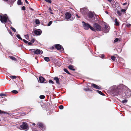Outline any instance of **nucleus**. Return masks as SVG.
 <instances>
[{
  "mask_svg": "<svg viewBox=\"0 0 131 131\" xmlns=\"http://www.w3.org/2000/svg\"><path fill=\"white\" fill-rule=\"evenodd\" d=\"M0 20L2 23H6L7 21L8 24H11L12 23L11 21L8 19L7 15L6 14L4 15L3 16H0Z\"/></svg>",
  "mask_w": 131,
  "mask_h": 131,
  "instance_id": "nucleus-1",
  "label": "nucleus"
},
{
  "mask_svg": "<svg viewBox=\"0 0 131 131\" xmlns=\"http://www.w3.org/2000/svg\"><path fill=\"white\" fill-rule=\"evenodd\" d=\"M75 17L73 14H71L69 12H67L65 14V19L67 20H73Z\"/></svg>",
  "mask_w": 131,
  "mask_h": 131,
  "instance_id": "nucleus-2",
  "label": "nucleus"
},
{
  "mask_svg": "<svg viewBox=\"0 0 131 131\" xmlns=\"http://www.w3.org/2000/svg\"><path fill=\"white\" fill-rule=\"evenodd\" d=\"M93 27L97 31H102L103 30H104L103 27H101L97 23L94 24Z\"/></svg>",
  "mask_w": 131,
  "mask_h": 131,
  "instance_id": "nucleus-3",
  "label": "nucleus"
},
{
  "mask_svg": "<svg viewBox=\"0 0 131 131\" xmlns=\"http://www.w3.org/2000/svg\"><path fill=\"white\" fill-rule=\"evenodd\" d=\"M80 11L83 15L85 17L86 16V15H87V13L88 12V9L85 8L81 9Z\"/></svg>",
  "mask_w": 131,
  "mask_h": 131,
  "instance_id": "nucleus-4",
  "label": "nucleus"
},
{
  "mask_svg": "<svg viewBox=\"0 0 131 131\" xmlns=\"http://www.w3.org/2000/svg\"><path fill=\"white\" fill-rule=\"evenodd\" d=\"M55 47L58 50H60V51L62 52H64V49L62 46L59 44H56L55 45Z\"/></svg>",
  "mask_w": 131,
  "mask_h": 131,
  "instance_id": "nucleus-5",
  "label": "nucleus"
},
{
  "mask_svg": "<svg viewBox=\"0 0 131 131\" xmlns=\"http://www.w3.org/2000/svg\"><path fill=\"white\" fill-rule=\"evenodd\" d=\"M20 127L22 129L26 130L28 129V125L26 122H23L22 124L20 125Z\"/></svg>",
  "mask_w": 131,
  "mask_h": 131,
  "instance_id": "nucleus-6",
  "label": "nucleus"
},
{
  "mask_svg": "<svg viewBox=\"0 0 131 131\" xmlns=\"http://www.w3.org/2000/svg\"><path fill=\"white\" fill-rule=\"evenodd\" d=\"M125 95L126 96L125 97V98H129L131 95V92L130 90L128 88L125 91Z\"/></svg>",
  "mask_w": 131,
  "mask_h": 131,
  "instance_id": "nucleus-7",
  "label": "nucleus"
},
{
  "mask_svg": "<svg viewBox=\"0 0 131 131\" xmlns=\"http://www.w3.org/2000/svg\"><path fill=\"white\" fill-rule=\"evenodd\" d=\"M31 50L34 52L35 54H38L40 53L42 54L43 53V51L42 50L37 49H31Z\"/></svg>",
  "mask_w": 131,
  "mask_h": 131,
  "instance_id": "nucleus-8",
  "label": "nucleus"
},
{
  "mask_svg": "<svg viewBox=\"0 0 131 131\" xmlns=\"http://www.w3.org/2000/svg\"><path fill=\"white\" fill-rule=\"evenodd\" d=\"M83 25L84 29L87 30L89 29L90 25L88 24L85 23L84 21L82 22Z\"/></svg>",
  "mask_w": 131,
  "mask_h": 131,
  "instance_id": "nucleus-9",
  "label": "nucleus"
},
{
  "mask_svg": "<svg viewBox=\"0 0 131 131\" xmlns=\"http://www.w3.org/2000/svg\"><path fill=\"white\" fill-rule=\"evenodd\" d=\"M86 15V16L85 17L86 18H93V14L91 12H88L87 14V15Z\"/></svg>",
  "mask_w": 131,
  "mask_h": 131,
  "instance_id": "nucleus-10",
  "label": "nucleus"
},
{
  "mask_svg": "<svg viewBox=\"0 0 131 131\" xmlns=\"http://www.w3.org/2000/svg\"><path fill=\"white\" fill-rule=\"evenodd\" d=\"M38 126L41 129H43L45 128V127L43 124L41 123H38Z\"/></svg>",
  "mask_w": 131,
  "mask_h": 131,
  "instance_id": "nucleus-11",
  "label": "nucleus"
},
{
  "mask_svg": "<svg viewBox=\"0 0 131 131\" xmlns=\"http://www.w3.org/2000/svg\"><path fill=\"white\" fill-rule=\"evenodd\" d=\"M91 86L92 87L95 88L96 89L100 90L101 89V87H99L96 84L94 83H92L91 84Z\"/></svg>",
  "mask_w": 131,
  "mask_h": 131,
  "instance_id": "nucleus-12",
  "label": "nucleus"
},
{
  "mask_svg": "<svg viewBox=\"0 0 131 131\" xmlns=\"http://www.w3.org/2000/svg\"><path fill=\"white\" fill-rule=\"evenodd\" d=\"M104 30L103 31H105V32H108L109 30V27H108L107 25H105L104 28H103Z\"/></svg>",
  "mask_w": 131,
  "mask_h": 131,
  "instance_id": "nucleus-13",
  "label": "nucleus"
},
{
  "mask_svg": "<svg viewBox=\"0 0 131 131\" xmlns=\"http://www.w3.org/2000/svg\"><path fill=\"white\" fill-rule=\"evenodd\" d=\"M35 34L37 35H40L41 33V31L40 30H36L34 31Z\"/></svg>",
  "mask_w": 131,
  "mask_h": 131,
  "instance_id": "nucleus-14",
  "label": "nucleus"
},
{
  "mask_svg": "<svg viewBox=\"0 0 131 131\" xmlns=\"http://www.w3.org/2000/svg\"><path fill=\"white\" fill-rule=\"evenodd\" d=\"M54 80L56 81V83L58 84H60V83L59 81V80L58 78V77H54Z\"/></svg>",
  "mask_w": 131,
  "mask_h": 131,
  "instance_id": "nucleus-15",
  "label": "nucleus"
},
{
  "mask_svg": "<svg viewBox=\"0 0 131 131\" xmlns=\"http://www.w3.org/2000/svg\"><path fill=\"white\" fill-rule=\"evenodd\" d=\"M39 80L41 83H43L45 80V79L42 77H40L39 78Z\"/></svg>",
  "mask_w": 131,
  "mask_h": 131,
  "instance_id": "nucleus-16",
  "label": "nucleus"
},
{
  "mask_svg": "<svg viewBox=\"0 0 131 131\" xmlns=\"http://www.w3.org/2000/svg\"><path fill=\"white\" fill-rule=\"evenodd\" d=\"M68 68L70 70H73L74 71L75 69L73 68V67L72 65H70L68 66Z\"/></svg>",
  "mask_w": 131,
  "mask_h": 131,
  "instance_id": "nucleus-17",
  "label": "nucleus"
},
{
  "mask_svg": "<svg viewBox=\"0 0 131 131\" xmlns=\"http://www.w3.org/2000/svg\"><path fill=\"white\" fill-rule=\"evenodd\" d=\"M9 58L11 59L12 60L14 61H16L17 60L13 56H9Z\"/></svg>",
  "mask_w": 131,
  "mask_h": 131,
  "instance_id": "nucleus-18",
  "label": "nucleus"
},
{
  "mask_svg": "<svg viewBox=\"0 0 131 131\" xmlns=\"http://www.w3.org/2000/svg\"><path fill=\"white\" fill-rule=\"evenodd\" d=\"M115 24L116 26H118L119 25V23L116 18L115 19Z\"/></svg>",
  "mask_w": 131,
  "mask_h": 131,
  "instance_id": "nucleus-19",
  "label": "nucleus"
},
{
  "mask_svg": "<svg viewBox=\"0 0 131 131\" xmlns=\"http://www.w3.org/2000/svg\"><path fill=\"white\" fill-rule=\"evenodd\" d=\"M44 59L45 60V61H46L47 62H48L49 61H50V59H49V58L48 57H45L44 58Z\"/></svg>",
  "mask_w": 131,
  "mask_h": 131,
  "instance_id": "nucleus-20",
  "label": "nucleus"
},
{
  "mask_svg": "<svg viewBox=\"0 0 131 131\" xmlns=\"http://www.w3.org/2000/svg\"><path fill=\"white\" fill-rule=\"evenodd\" d=\"M96 91L97 92L100 94L103 95H104V94L101 91L98 90H97Z\"/></svg>",
  "mask_w": 131,
  "mask_h": 131,
  "instance_id": "nucleus-21",
  "label": "nucleus"
},
{
  "mask_svg": "<svg viewBox=\"0 0 131 131\" xmlns=\"http://www.w3.org/2000/svg\"><path fill=\"white\" fill-rule=\"evenodd\" d=\"M17 4L18 5H21L22 4V3L21 0H18L17 2Z\"/></svg>",
  "mask_w": 131,
  "mask_h": 131,
  "instance_id": "nucleus-22",
  "label": "nucleus"
},
{
  "mask_svg": "<svg viewBox=\"0 0 131 131\" xmlns=\"http://www.w3.org/2000/svg\"><path fill=\"white\" fill-rule=\"evenodd\" d=\"M64 71L69 74H70V73L67 70V69L66 68H64L63 69Z\"/></svg>",
  "mask_w": 131,
  "mask_h": 131,
  "instance_id": "nucleus-23",
  "label": "nucleus"
},
{
  "mask_svg": "<svg viewBox=\"0 0 131 131\" xmlns=\"http://www.w3.org/2000/svg\"><path fill=\"white\" fill-rule=\"evenodd\" d=\"M16 36L19 39L22 40V38L20 37V35L19 34H17Z\"/></svg>",
  "mask_w": 131,
  "mask_h": 131,
  "instance_id": "nucleus-24",
  "label": "nucleus"
},
{
  "mask_svg": "<svg viewBox=\"0 0 131 131\" xmlns=\"http://www.w3.org/2000/svg\"><path fill=\"white\" fill-rule=\"evenodd\" d=\"M45 96L43 95H41L39 96V98L41 99H44L45 98Z\"/></svg>",
  "mask_w": 131,
  "mask_h": 131,
  "instance_id": "nucleus-25",
  "label": "nucleus"
},
{
  "mask_svg": "<svg viewBox=\"0 0 131 131\" xmlns=\"http://www.w3.org/2000/svg\"><path fill=\"white\" fill-rule=\"evenodd\" d=\"M12 92L13 93L17 94L18 93V92L16 90H13L12 91Z\"/></svg>",
  "mask_w": 131,
  "mask_h": 131,
  "instance_id": "nucleus-26",
  "label": "nucleus"
},
{
  "mask_svg": "<svg viewBox=\"0 0 131 131\" xmlns=\"http://www.w3.org/2000/svg\"><path fill=\"white\" fill-rule=\"evenodd\" d=\"M89 28H90L91 30L92 31H95V30L94 28H93L92 27H91L90 25V26L89 27Z\"/></svg>",
  "mask_w": 131,
  "mask_h": 131,
  "instance_id": "nucleus-27",
  "label": "nucleus"
},
{
  "mask_svg": "<svg viewBox=\"0 0 131 131\" xmlns=\"http://www.w3.org/2000/svg\"><path fill=\"white\" fill-rule=\"evenodd\" d=\"M35 22H36V24H38L40 23V22H39V20L38 19H36V20Z\"/></svg>",
  "mask_w": 131,
  "mask_h": 131,
  "instance_id": "nucleus-28",
  "label": "nucleus"
},
{
  "mask_svg": "<svg viewBox=\"0 0 131 131\" xmlns=\"http://www.w3.org/2000/svg\"><path fill=\"white\" fill-rule=\"evenodd\" d=\"M117 14H118L119 16H121L122 15V14L119 11H117Z\"/></svg>",
  "mask_w": 131,
  "mask_h": 131,
  "instance_id": "nucleus-29",
  "label": "nucleus"
},
{
  "mask_svg": "<svg viewBox=\"0 0 131 131\" xmlns=\"http://www.w3.org/2000/svg\"><path fill=\"white\" fill-rule=\"evenodd\" d=\"M52 21H50L49 23H48V25H47V26H50L51 24H52Z\"/></svg>",
  "mask_w": 131,
  "mask_h": 131,
  "instance_id": "nucleus-30",
  "label": "nucleus"
},
{
  "mask_svg": "<svg viewBox=\"0 0 131 131\" xmlns=\"http://www.w3.org/2000/svg\"><path fill=\"white\" fill-rule=\"evenodd\" d=\"M10 78L13 79H16V77L15 76H11L10 77Z\"/></svg>",
  "mask_w": 131,
  "mask_h": 131,
  "instance_id": "nucleus-31",
  "label": "nucleus"
},
{
  "mask_svg": "<svg viewBox=\"0 0 131 131\" xmlns=\"http://www.w3.org/2000/svg\"><path fill=\"white\" fill-rule=\"evenodd\" d=\"M127 102V100H123L122 102L124 104L126 103Z\"/></svg>",
  "mask_w": 131,
  "mask_h": 131,
  "instance_id": "nucleus-32",
  "label": "nucleus"
},
{
  "mask_svg": "<svg viewBox=\"0 0 131 131\" xmlns=\"http://www.w3.org/2000/svg\"><path fill=\"white\" fill-rule=\"evenodd\" d=\"M47 2L48 3H51L52 2L51 0H44Z\"/></svg>",
  "mask_w": 131,
  "mask_h": 131,
  "instance_id": "nucleus-33",
  "label": "nucleus"
},
{
  "mask_svg": "<svg viewBox=\"0 0 131 131\" xmlns=\"http://www.w3.org/2000/svg\"><path fill=\"white\" fill-rule=\"evenodd\" d=\"M59 108L60 109L62 110L63 108V106L62 105H61L59 106Z\"/></svg>",
  "mask_w": 131,
  "mask_h": 131,
  "instance_id": "nucleus-34",
  "label": "nucleus"
},
{
  "mask_svg": "<svg viewBox=\"0 0 131 131\" xmlns=\"http://www.w3.org/2000/svg\"><path fill=\"white\" fill-rule=\"evenodd\" d=\"M111 58L112 60L114 61L115 59V57L114 56H111Z\"/></svg>",
  "mask_w": 131,
  "mask_h": 131,
  "instance_id": "nucleus-35",
  "label": "nucleus"
},
{
  "mask_svg": "<svg viewBox=\"0 0 131 131\" xmlns=\"http://www.w3.org/2000/svg\"><path fill=\"white\" fill-rule=\"evenodd\" d=\"M14 32H15L16 31V29L13 27H12L10 28Z\"/></svg>",
  "mask_w": 131,
  "mask_h": 131,
  "instance_id": "nucleus-36",
  "label": "nucleus"
},
{
  "mask_svg": "<svg viewBox=\"0 0 131 131\" xmlns=\"http://www.w3.org/2000/svg\"><path fill=\"white\" fill-rule=\"evenodd\" d=\"M23 40L24 42L26 43H27L28 42L24 39H23Z\"/></svg>",
  "mask_w": 131,
  "mask_h": 131,
  "instance_id": "nucleus-37",
  "label": "nucleus"
},
{
  "mask_svg": "<svg viewBox=\"0 0 131 131\" xmlns=\"http://www.w3.org/2000/svg\"><path fill=\"white\" fill-rule=\"evenodd\" d=\"M121 12H123V13H125V11H126V10L125 9H121Z\"/></svg>",
  "mask_w": 131,
  "mask_h": 131,
  "instance_id": "nucleus-38",
  "label": "nucleus"
},
{
  "mask_svg": "<svg viewBox=\"0 0 131 131\" xmlns=\"http://www.w3.org/2000/svg\"><path fill=\"white\" fill-rule=\"evenodd\" d=\"M49 82L50 83H51L52 84H53L54 83V82L52 81L51 80H49Z\"/></svg>",
  "mask_w": 131,
  "mask_h": 131,
  "instance_id": "nucleus-39",
  "label": "nucleus"
},
{
  "mask_svg": "<svg viewBox=\"0 0 131 131\" xmlns=\"http://www.w3.org/2000/svg\"><path fill=\"white\" fill-rule=\"evenodd\" d=\"M101 56H100V57H101V58H104V55L103 54H101Z\"/></svg>",
  "mask_w": 131,
  "mask_h": 131,
  "instance_id": "nucleus-40",
  "label": "nucleus"
},
{
  "mask_svg": "<svg viewBox=\"0 0 131 131\" xmlns=\"http://www.w3.org/2000/svg\"><path fill=\"white\" fill-rule=\"evenodd\" d=\"M21 9L23 10H25V8L24 6H23L21 7Z\"/></svg>",
  "mask_w": 131,
  "mask_h": 131,
  "instance_id": "nucleus-41",
  "label": "nucleus"
},
{
  "mask_svg": "<svg viewBox=\"0 0 131 131\" xmlns=\"http://www.w3.org/2000/svg\"><path fill=\"white\" fill-rule=\"evenodd\" d=\"M25 37L27 39L28 37H29V36H28V35H25Z\"/></svg>",
  "mask_w": 131,
  "mask_h": 131,
  "instance_id": "nucleus-42",
  "label": "nucleus"
},
{
  "mask_svg": "<svg viewBox=\"0 0 131 131\" xmlns=\"http://www.w3.org/2000/svg\"><path fill=\"white\" fill-rule=\"evenodd\" d=\"M118 38H116V39H115L114 40V42H117V41H118Z\"/></svg>",
  "mask_w": 131,
  "mask_h": 131,
  "instance_id": "nucleus-43",
  "label": "nucleus"
},
{
  "mask_svg": "<svg viewBox=\"0 0 131 131\" xmlns=\"http://www.w3.org/2000/svg\"><path fill=\"white\" fill-rule=\"evenodd\" d=\"M131 25L129 24H127V26L128 27H130Z\"/></svg>",
  "mask_w": 131,
  "mask_h": 131,
  "instance_id": "nucleus-44",
  "label": "nucleus"
},
{
  "mask_svg": "<svg viewBox=\"0 0 131 131\" xmlns=\"http://www.w3.org/2000/svg\"><path fill=\"white\" fill-rule=\"evenodd\" d=\"M5 95L4 94L2 93L0 94V96H5Z\"/></svg>",
  "mask_w": 131,
  "mask_h": 131,
  "instance_id": "nucleus-45",
  "label": "nucleus"
},
{
  "mask_svg": "<svg viewBox=\"0 0 131 131\" xmlns=\"http://www.w3.org/2000/svg\"><path fill=\"white\" fill-rule=\"evenodd\" d=\"M83 90L85 91H87L89 90V89L86 88H84L83 89Z\"/></svg>",
  "mask_w": 131,
  "mask_h": 131,
  "instance_id": "nucleus-46",
  "label": "nucleus"
},
{
  "mask_svg": "<svg viewBox=\"0 0 131 131\" xmlns=\"http://www.w3.org/2000/svg\"><path fill=\"white\" fill-rule=\"evenodd\" d=\"M31 41L33 43L35 41V40L34 39H31Z\"/></svg>",
  "mask_w": 131,
  "mask_h": 131,
  "instance_id": "nucleus-47",
  "label": "nucleus"
},
{
  "mask_svg": "<svg viewBox=\"0 0 131 131\" xmlns=\"http://www.w3.org/2000/svg\"><path fill=\"white\" fill-rule=\"evenodd\" d=\"M76 16L78 18H80V17L78 15V14H77L76 15Z\"/></svg>",
  "mask_w": 131,
  "mask_h": 131,
  "instance_id": "nucleus-48",
  "label": "nucleus"
},
{
  "mask_svg": "<svg viewBox=\"0 0 131 131\" xmlns=\"http://www.w3.org/2000/svg\"><path fill=\"white\" fill-rule=\"evenodd\" d=\"M29 45H30L32 44V43L30 42H28V43Z\"/></svg>",
  "mask_w": 131,
  "mask_h": 131,
  "instance_id": "nucleus-49",
  "label": "nucleus"
},
{
  "mask_svg": "<svg viewBox=\"0 0 131 131\" xmlns=\"http://www.w3.org/2000/svg\"><path fill=\"white\" fill-rule=\"evenodd\" d=\"M3 112H4L3 111H2L1 110H0V113H2Z\"/></svg>",
  "mask_w": 131,
  "mask_h": 131,
  "instance_id": "nucleus-50",
  "label": "nucleus"
},
{
  "mask_svg": "<svg viewBox=\"0 0 131 131\" xmlns=\"http://www.w3.org/2000/svg\"><path fill=\"white\" fill-rule=\"evenodd\" d=\"M127 4V3L126 2V3H124L123 4V5H126Z\"/></svg>",
  "mask_w": 131,
  "mask_h": 131,
  "instance_id": "nucleus-51",
  "label": "nucleus"
},
{
  "mask_svg": "<svg viewBox=\"0 0 131 131\" xmlns=\"http://www.w3.org/2000/svg\"><path fill=\"white\" fill-rule=\"evenodd\" d=\"M25 2L26 3L28 4V3L27 0H25Z\"/></svg>",
  "mask_w": 131,
  "mask_h": 131,
  "instance_id": "nucleus-52",
  "label": "nucleus"
},
{
  "mask_svg": "<svg viewBox=\"0 0 131 131\" xmlns=\"http://www.w3.org/2000/svg\"><path fill=\"white\" fill-rule=\"evenodd\" d=\"M9 33L11 34V35H12V32H11V31Z\"/></svg>",
  "mask_w": 131,
  "mask_h": 131,
  "instance_id": "nucleus-53",
  "label": "nucleus"
},
{
  "mask_svg": "<svg viewBox=\"0 0 131 131\" xmlns=\"http://www.w3.org/2000/svg\"><path fill=\"white\" fill-rule=\"evenodd\" d=\"M32 131H38L37 130H33Z\"/></svg>",
  "mask_w": 131,
  "mask_h": 131,
  "instance_id": "nucleus-54",
  "label": "nucleus"
},
{
  "mask_svg": "<svg viewBox=\"0 0 131 131\" xmlns=\"http://www.w3.org/2000/svg\"><path fill=\"white\" fill-rule=\"evenodd\" d=\"M106 12V13L107 14H108V12H107V11H106V12Z\"/></svg>",
  "mask_w": 131,
  "mask_h": 131,
  "instance_id": "nucleus-55",
  "label": "nucleus"
},
{
  "mask_svg": "<svg viewBox=\"0 0 131 131\" xmlns=\"http://www.w3.org/2000/svg\"><path fill=\"white\" fill-rule=\"evenodd\" d=\"M4 1H8V0H3Z\"/></svg>",
  "mask_w": 131,
  "mask_h": 131,
  "instance_id": "nucleus-56",
  "label": "nucleus"
},
{
  "mask_svg": "<svg viewBox=\"0 0 131 131\" xmlns=\"http://www.w3.org/2000/svg\"><path fill=\"white\" fill-rule=\"evenodd\" d=\"M49 10H51V8H49Z\"/></svg>",
  "mask_w": 131,
  "mask_h": 131,
  "instance_id": "nucleus-57",
  "label": "nucleus"
},
{
  "mask_svg": "<svg viewBox=\"0 0 131 131\" xmlns=\"http://www.w3.org/2000/svg\"><path fill=\"white\" fill-rule=\"evenodd\" d=\"M33 124V125H35V123H34Z\"/></svg>",
  "mask_w": 131,
  "mask_h": 131,
  "instance_id": "nucleus-58",
  "label": "nucleus"
},
{
  "mask_svg": "<svg viewBox=\"0 0 131 131\" xmlns=\"http://www.w3.org/2000/svg\"><path fill=\"white\" fill-rule=\"evenodd\" d=\"M51 13V14H53V13Z\"/></svg>",
  "mask_w": 131,
  "mask_h": 131,
  "instance_id": "nucleus-59",
  "label": "nucleus"
},
{
  "mask_svg": "<svg viewBox=\"0 0 131 131\" xmlns=\"http://www.w3.org/2000/svg\"><path fill=\"white\" fill-rule=\"evenodd\" d=\"M92 21H93L92 20H91Z\"/></svg>",
  "mask_w": 131,
  "mask_h": 131,
  "instance_id": "nucleus-60",
  "label": "nucleus"
}]
</instances>
